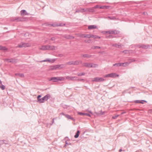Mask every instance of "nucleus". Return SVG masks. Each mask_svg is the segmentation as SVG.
Wrapping results in <instances>:
<instances>
[{"label":"nucleus","mask_w":152,"mask_h":152,"mask_svg":"<svg viewBox=\"0 0 152 152\" xmlns=\"http://www.w3.org/2000/svg\"><path fill=\"white\" fill-rule=\"evenodd\" d=\"M65 80V79L64 77H52L49 80L50 81H52L53 82H57L59 81L64 80Z\"/></svg>","instance_id":"1"},{"label":"nucleus","mask_w":152,"mask_h":152,"mask_svg":"<svg viewBox=\"0 0 152 152\" xmlns=\"http://www.w3.org/2000/svg\"><path fill=\"white\" fill-rule=\"evenodd\" d=\"M31 45L29 43H21V44L19 45L17 47L22 48L23 47H27L31 46Z\"/></svg>","instance_id":"2"},{"label":"nucleus","mask_w":152,"mask_h":152,"mask_svg":"<svg viewBox=\"0 0 152 152\" xmlns=\"http://www.w3.org/2000/svg\"><path fill=\"white\" fill-rule=\"evenodd\" d=\"M118 75H117L115 73H111L110 74L106 75L104 76L105 77H118Z\"/></svg>","instance_id":"3"},{"label":"nucleus","mask_w":152,"mask_h":152,"mask_svg":"<svg viewBox=\"0 0 152 152\" xmlns=\"http://www.w3.org/2000/svg\"><path fill=\"white\" fill-rule=\"evenodd\" d=\"M104 80V79L102 77H96L94 78L92 81L96 82H103Z\"/></svg>","instance_id":"4"},{"label":"nucleus","mask_w":152,"mask_h":152,"mask_svg":"<svg viewBox=\"0 0 152 152\" xmlns=\"http://www.w3.org/2000/svg\"><path fill=\"white\" fill-rule=\"evenodd\" d=\"M5 61H7L8 62H10L12 63H16L17 62V59L14 58L11 59H4Z\"/></svg>","instance_id":"5"},{"label":"nucleus","mask_w":152,"mask_h":152,"mask_svg":"<svg viewBox=\"0 0 152 152\" xmlns=\"http://www.w3.org/2000/svg\"><path fill=\"white\" fill-rule=\"evenodd\" d=\"M66 79L72 81L76 80L78 78L76 76H66Z\"/></svg>","instance_id":"6"},{"label":"nucleus","mask_w":152,"mask_h":152,"mask_svg":"<svg viewBox=\"0 0 152 152\" xmlns=\"http://www.w3.org/2000/svg\"><path fill=\"white\" fill-rule=\"evenodd\" d=\"M139 48H142L144 49H147L150 46L148 45H145L143 44L138 45H137Z\"/></svg>","instance_id":"7"},{"label":"nucleus","mask_w":152,"mask_h":152,"mask_svg":"<svg viewBox=\"0 0 152 152\" xmlns=\"http://www.w3.org/2000/svg\"><path fill=\"white\" fill-rule=\"evenodd\" d=\"M106 33H108L109 34H118V31L115 30H110L106 31Z\"/></svg>","instance_id":"8"},{"label":"nucleus","mask_w":152,"mask_h":152,"mask_svg":"<svg viewBox=\"0 0 152 152\" xmlns=\"http://www.w3.org/2000/svg\"><path fill=\"white\" fill-rule=\"evenodd\" d=\"M49 45H43L39 48L41 50H49Z\"/></svg>","instance_id":"9"},{"label":"nucleus","mask_w":152,"mask_h":152,"mask_svg":"<svg viewBox=\"0 0 152 152\" xmlns=\"http://www.w3.org/2000/svg\"><path fill=\"white\" fill-rule=\"evenodd\" d=\"M51 97V95L50 94H47L44 97H42L44 101L45 102V101H47L48 99Z\"/></svg>","instance_id":"10"},{"label":"nucleus","mask_w":152,"mask_h":152,"mask_svg":"<svg viewBox=\"0 0 152 152\" xmlns=\"http://www.w3.org/2000/svg\"><path fill=\"white\" fill-rule=\"evenodd\" d=\"M83 66H86L88 67H94L91 64L85 63L83 64Z\"/></svg>","instance_id":"11"},{"label":"nucleus","mask_w":152,"mask_h":152,"mask_svg":"<svg viewBox=\"0 0 152 152\" xmlns=\"http://www.w3.org/2000/svg\"><path fill=\"white\" fill-rule=\"evenodd\" d=\"M94 37V35L89 34H85L82 36V37L87 38H90Z\"/></svg>","instance_id":"12"},{"label":"nucleus","mask_w":152,"mask_h":152,"mask_svg":"<svg viewBox=\"0 0 152 152\" xmlns=\"http://www.w3.org/2000/svg\"><path fill=\"white\" fill-rule=\"evenodd\" d=\"M21 15L23 16L25 15H28V13H27L26 11L25 10H22L20 11Z\"/></svg>","instance_id":"13"},{"label":"nucleus","mask_w":152,"mask_h":152,"mask_svg":"<svg viewBox=\"0 0 152 152\" xmlns=\"http://www.w3.org/2000/svg\"><path fill=\"white\" fill-rule=\"evenodd\" d=\"M88 29H92L95 28H97L96 26L95 25H90L88 26Z\"/></svg>","instance_id":"14"},{"label":"nucleus","mask_w":152,"mask_h":152,"mask_svg":"<svg viewBox=\"0 0 152 152\" xmlns=\"http://www.w3.org/2000/svg\"><path fill=\"white\" fill-rule=\"evenodd\" d=\"M23 19L22 18L18 17L15 18L14 21H16V22H19L20 21H22Z\"/></svg>","instance_id":"15"},{"label":"nucleus","mask_w":152,"mask_h":152,"mask_svg":"<svg viewBox=\"0 0 152 152\" xmlns=\"http://www.w3.org/2000/svg\"><path fill=\"white\" fill-rule=\"evenodd\" d=\"M58 69H61L65 67V65L63 64H58Z\"/></svg>","instance_id":"16"},{"label":"nucleus","mask_w":152,"mask_h":152,"mask_svg":"<svg viewBox=\"0 0 152 152\" xmlns=\"http://www.w3.org/2000/svg\"><path fill=\"white\" fill-rule=\"evenodd\" d=\"M8 144L7 142L6 141H5V140H0V144Z\"/></svg>","instance_id":"17"},{"label":"nucleus","mask_w":152,"mask_h":152,"mask_svg":"<svg viewBox=\"0 0 152 152\" xmlns=\"http://www.w3.org/2000/svg\"><path fill=\"white\" fill-rule=\"evenodd\" d=\"M7 50V49L5 47L0 46V50L5 51Z\"/></svg>","instance_id":"18"},{"label":"nucleus","mask_w":152,"mask_h":152,"mask_svg":"<svg viewBox=\"0 0 152 152\" xmlns=\"http://www.w3.org/2000/svg\"><path fill=\"white\" fill-rule=\"evenodd\" d=\"M80 132L79 130L77 131L76 133L75 134L74 136V137L75 138H77L78 137L80 134Z\"/></svg>","instance_id":"19"},{"label":"nucleus","mask_w":152,"mask_h":152,"mask_svg":"<svg viewBox=\"0 0 152 152\" xmlns=\"http://www.w3.org/2000/svg\"><path fill=\"white\" fill-rule=\"evenodd\" d=\"M82 56L85 58H90L92 56V55H89L87 54H83Z\"/></svg>","instance_id":"20"},{"label":"nucleus","mask_w":152,"mask_h":152,"mask_svg":"<svg viewBox=\"0 0 152 152\" xmlns=\"http://www.w3.org/2000/svg\"><path fill=\"white\" fill-rule=\"evenodd\" d=\"M121 66H126L129 65L128 62H125L124 63H121Z\"/></svg>","instance_id":"21"},{"label":"nucleus","mask_w":152,"mask_h":152,"mask_svg":"<svg viewBox=\"0 0 152 152\" xmlns=\"http://www.w3.org/2000/svg\"><path fill=\"white\" fill-rule=\"evenodd\" d=\"M15 75L22 77H24V74L22 73H16L15 74Z\"/></svg>","instance_id":"22"},{"label":"nucleus","mask_w":152,"mask_h":152,"mask_svg":"<svg viewBox=\"0 0 152 152\" xmlns=\"http://www.w3.org/2000/svg\"><path fill=\"white\" fill-rule=\"evenodd\" d=\"M49 50H54L55 49V48L54 46L49 45Z\"/></svg>","instance_id":"23"},{"label":"nucleus","mask_w":152,"mask_h":152,"mask_svg":"<svg viewBox=\"0 0 152 152\" xmlns=\"http://www.w3.org/2000/svg\"><path fill=\"white\" fill-rule=\"evenodd\" d=\"M65 117L69 119H71L72 120H74V118H73L71 117L70 115L68 114H66V115Z\"/></svg>","instance_id":"24"},{"label":"nucleus","mask_w":152,"mask_h":152,"mask_svg":"<svg viewBox=\"0 0 152 152\" xmlns=\"http://www.w3.org/2000/svg\"><path fill=\"white\" fill-rule=\"evenodd\" d=\"M37 102H39V103H42L44 102L42 98H40L38 100H37Z\"/></svg>","instance_id":"25"},{"label":"nucleus","mask_w":152,"mask_h":152,"mask_svg":"<svg viewBox=\"0 0 152 152\" xmlns=\"http://www.w3.org/2000/svg\"><path fill=\"white\" fill-rule=\"evenodd\" d=\"M77 75L79 76H81L83 75H85V74L84 72L82 73H78Z\"/></svg>","instance_id":"26"},{"label":"nucleus","mask_w":152,"mask_h":152,"mask_svg":"<svg viewBox=\"0 0 152 152\" xmlns=\"http://www.w3.org/2000/svg\"><path fill=\"white\" fill-rule=\"evenodd\" d=\"M74 61H69L66 63V64L68 65H74Z\"/></svg>","instance_id":"27"},{"label":"nucleus","mask_w":152,"mask_h":152,"mask_svg":"<svg viewBox=\"0 0 152 152\" xmlns=\"http://www.w3.org/2000/svg\"><path fill=\"white\" fill-rule=\"evenodd\" d=\"M112 46L116 47V48H119V46H121V45H119L117 44H113Z\"/></svg>","instance_id":"28"},{"label":"nucleus","mask_w":152,"mask_h":152,"mask_svg":"<svg viewBox=\"0 0 152 152\" xmlns=\"http://www.w3.org/2000/svg\"><path fill=\"white\" fill-rule=\"evenodd\" d=\"M121 63H116L113 65L114 66H121Z\"/></svg>","instance_id":"29"},{"label":"nucleus","mask_w":152,"mask_h":152,"mask_svg":"<svg viewBox=\"0 0 152 152\" xmlns=\"http://www.w3.org/2000/svg\"><path fill=\"white\" fill-rule=\"evenodd\" d=\"M100 47L98 46H94V47H91V49H95L97 48L100 49Z\"/></svg>","instance_id":"30"},{"label":"nucleus","mask_w":152,"mask_h":152,"mask_svg":"<svg viewBox=\"0 0 152 152\" xmlns=\"http://www.w3.org/2000/svg\"><path fill=\"white\" fill-rule=\"evenodd\" d=\"M78 61H74V65H78L79 64Z\"/></svg>","instance_id":"31"},{"label":"nucleus","mask_w":152,"mask_h":152,"mask_svg":"<svg viewBox=\"0 0 152 152\" xmlns=\"http://www.w3.org/2000/svg\"><path fill=\"white\" fill-rule=\"evenodd\" d=\"M78 81H82L83 82H84L85 80L83 79H77V80Z\"/></svg>","instance_id":"32"},{"label":"nucleus","mask_w":152,"mask_h":152,"mask_svg":"<svg viewBox=\"0 0 152 152\" xmlns=\"http://www.w3.org/2000/svg\"><path fill=\"white\" fill-rule=\"evenodd\" d=\"M0 88L2 90H4L5 89V87L4 85H2L1 86H0Z\"/></svg>","instance_id":"33"},{"label":"nucleus","mask_w":152,"mask_h":152,"mask_svg":"<svg viewBox=\"0 0 152 152\" xmlns=\"http://www.w3.org/2000/svg\"><path fill=\"white\" fill-rule=\"evenodd\" d=\"M65 25V24H62V23H60L58 25H56V26H64Z\"/></svg>","instance_id":"34"},{"label":"nucleus","mask_w":152,"mask_h":152,"mask_svg":"<svg viewBox=\"0 0 152 152\" xmlns=\"http://www.w3.org/2000/svg\"><path fill=\"white\" fill-rule=\"evenodd\" d=\"M108 18L110 19V20H114L116 18L114 17H108Z\"/></svg>","instance_id":"35"},{"label":"nucleus","mask_w":152,"mask_h":152,"mask_svg":"<svg viewBox=\"0 0 152 152\" xmlns=\"http://www.w3.org/2000/svg\"><path fill=\"white\" fill-rule=\"evenodd\" d=\"M85 113H82V112H78V114H79V115H85Z\"/></svg>","instance_id":"36"},{"label":"nucleus","mask_w":152,"mask_h":152,"mask_svg":"<svg viewBox=\"0 0 152 152\" xmlns=\"http://www.w3.org/2000/svg\"><path fill=\"white\" fill-rule=\"evenodd\" d=\"M93 37L95 39L96 38H99L100 39V37L98 36H96V35H94V37Z\"/></svg>","instance_id":"37"},{"label":"nucleus","mask_w":152,"mask_h":152,"mask_svg":"<svg viewBox=\"0 0 152 152\" xmlns=\"http://www.w3.org/2000/svg\"><path fill=\"white\" fill-rule=\"evenodd\" d=\"M136 103H140L143 104V102H141L139 100H137L135 101Z\"/></svg>","instance_id":"38"},{"label":"nucleus","mask_w":152,"mask_h":152,"mask_svg":"<svg viewBox=\"0 0 152 152\" xmlns=\"http://www.w3.org/2000/svg\"><path fill=\"white\" fill-rule=\"evenodd\" d=\"M119 116V115H115L114 116H113L112 117V118L113 119H115L117 118Z\"/></svg>","instance_id":"39"},{"label":"nucleus","mask_w":152,"mask_h":152,"mask_svg":"<svg viewBox=\"0 0 152 152\" xmlns=\"http://www.w3.org/2000/svg\"><path fill=\"white\" fill-rule=\"evenodd\" d=\"M84 41L86 42H88L89 43L91 42V40L90 39H87L85 40Z\"/></svg>","instance_id":"40"},{"label":"nucleus","mask_w":152,"mask_h":152,"mask_svg":"<svg viewBox=\"0 0 152 152\" xmlns=\"http://www.w3.org/2000/svg\"><path fill=\"white\" fill-rule=\"evenodd\" d=\"M134 61L133 59H129L128 60L129 62H128V63H129V64L131 62Z\"/></svg>","instance_id":"41"},{"label":"nucleus","mask_w":152,"mask_h":152,"mask_svg":"<svg viewBox=\"0 0 152 152\" xmlns=\"http://www.w3.org/2000/svg\"><path fill=\"white\" fill-rule=\"evenodd\" d=\"M50 61L49 59H46V60H44L42 61H41V62H46V61Z\"/></svg>","instance_id":"42"},{"label":"nucleus","mask_w":152,"mask_h":152,"mask_svg":"<svg viewBox=\"0 0 152 152\" xmlns=\"http://www.w3.org/2000/svg\"><path fill=\"white\" fill-rule=\"evenodd\" d=\"M41 97V96L40 95H39L37 97V100H38L39 99H40V98Z\"/></svg>","instance_id":"43"},{"label":"nucleus","mask_w":152,"mask_h":152,"mask_svg":"<svg viewBox=\"0 0 152 152\" xmlns=\"http://www.w3.org/2000/svg\"><path fill=\"white\" fill-rule=\"evenodd\" d=\"M55 70L57 69H58V65H55Z\"/></svg>","instance_id":"44"},{"label":"nucleus","mask_w":152,"mask_h":152,"mask_svg":"<svg viewBox=\"0 0 152 152\" xmlns=\"http://www.w3.org/2000/svg\"><path fill=\"white\" fill-rule=\"evenodd\" d=\"M56 38L54 37H53L51 38V40L52 41H55V40Z\"/></svg>","instance_id":"45"},{"label":"nucleus","mask_w":152,"mask_h":152,"mask_svg":"<svg viewBox=\"0 0 152 152\" xmlns=\"http://www.w3.org/2000/svg\"><path fill=\"white\" fill-rule=\"evenodd\" d=\"M58 56L59 57H61L64 56V55L63 54H59Z\"/></svg>","instance_id":"46"},{"label":"nucleus","mask_w":152,"mask_h":152,"mask_svg":"<svg viewBox=\"0 0 152 152\" xmlns=\"http://www.w3.org/2000/svg\"><path fill=\"white\" fill-rule=\"evenodd\" d=\"M85 115H86V116H88L89 117H91V115L90 114H89L88 113H85Z\"/></svg>","instance_id":"47"},{"label":"nucleus","mask_w":152,"mask_h":152,"mask_svg":"<svg viewBox=\"0 0 152 152\" xmlns=\"http://www.w3.org/2000/svg\"><path fill=\"white\" fill-rule=\"evenodd\" d=\"M107 38H111V37H113V36L111 35H110L108 36H107Z\"/></svg>","instance_id":"48"},{"label":"nucleus","mask_w":152,"mask_h":152,"mask_svg":"<svg viewBox=\"0 0 152 152\" xmlns=\"http://www.w3.org/2000/svg\"><path fill=\"white\" fill-rule=\"evenodd\" d=\"M65 142H66V145H70V143H68L66 141Z\"/></svg>","instance_id":"49"},{"label":"nucleus","mask_w":152,"mask_h":152,"mask_svg":"<svg viewBox=\"0 0 152 152\" xmlns=\"http://www.w3.org/2000/svg\"><path fill=\"white\" fill-rule=\"evenodd\" d=\"M52 70H55V65H54L52 66Z\"/></svg>","instance_id":"50"},{"label":"nucleus","mask_w":152,"mask_h":152,"mask_svg":"<svg viewBox=\"0 0 152 152\" xmlns=\"http://www.w3.org/2000/svg\"><path fill=\"white\" fill-rule=\"evenodd\" d=\"M61 115H63L64 116H65L66 117V114H65L64 113H61V114H60Z\"/></svg>","instance_id":"51"},{"label":"nucleus","mask_w":152,"mask_h":152,"mask_svg":"<svg viewBox=\"0 0 152 152\" xmlns=\"http://www.w3.org/2000/svg\"><path fill=\"white\" fill-rule=\"evenodd\" d=\"M55 119V118H54L53 119V121H52V124H50V125H52V124L54 123V120Z\"/></svg>","instance_id":"52"},{"label":"nucleus","mask_w":152,"mask_h":152,"mask_svg":"<svg viewBox=\"0 0 152 152\" xmlns=\"http://www.w3.org/2000/svg\"><path fill=\"white\" fill-rule=\"evenodd\" d=\"M78 61L79 62V64H82V61Z\"/></svg>","instance_id":"53"},{"label":"nucleus","mask_w":152,"mask_h":152,"mask_svg":"<svg viewBox=\"0 0 152 152\" xmlns=\"http://www.w3.org/2000/svg\"><path fill=\"white\" fill-rule=\"evenodd\" d=\"M81 12V11H80V10H76L75 12Z\"/></svg>","instance_id":"54"},{"label":"nucleus","mask_w":152,"mask_h":152,"mask_svg":"<svg viewBox=\"0 0 152 152\" xmlns=\"http://www.w3.org/2000/svg\"><path fill=\"white\" fill-rule=\"evenodd\" d=\"M99 8L100 9H103L104 8V7L103 6H101Z\"/></svg>","instance_id":"55"},{"label":"nucleus","mask_w":152,"mask_h":152,"mask_svg":"<svg viewBox=\"0 0 152 152\" xmlns=\"http://www.w3.org/2000/svg\"><path fill=\"white\" fill-rule=\"evenodd\" d=\"M141 101V102H142V101L145 102H146V101H145V100H142V101Z\"/></svg>","instance_id":"56"},{"label":"nucleus","mask_w":152,"mask_h":152,"mask_svg":"<svg viewBox=\"0 0 152 152\" xmlns=\"http://www.w3.org/2000/svg\"><path fill=\"white\" fill-rule=\"evenodd\" d=\"M126 51H127L126 50H124V51H123V53H126Z\"/></svg>","instance_id":"57"},{"label":"nucleus","mask_w":152,"mask_h":152,"mask_svg":"<svg viewBox=\"0 0 152 152\" xmlns=\"http://www.w3.org/2000/svg\"><path fill=\"white\" fill-rule=\"evenodd\" d=\"M88 112L92 114L93 113L91 111H88Z\"/></svg>","instance_id":"58"},{"label":"nucleus","mask_w":152,"mask_h":152,"mask_svg":"<svg viewBox=\"0 0 152 152\" xmlns=\"http://www.w3.org/2000/svg\"><path fill=\"white\" fill-rule=\"evenodd\" d=\"M122 151V149H121L119 150V151L120 152H121V151Z\"/></svg>","instance_id":"59"},{"label":"nucleus","mask_w":152,"mask_h":152,"mask_svg":"<svg viewBox=\"0 0 152 152\" xmlns=\"http://www.w3.org/2000/svg\"><path fill=\"white\" fill-rule=\"evenodd\" d=\"M101 113H101L102 115L104 114V112H102V111H101Z\"/></svg>","instance_id":"60"},{"label":"nucleus","mask_w":152,"mask_h":152,"mask_svg":"<svg viewBox=\"0 0 152 152\" xmlns=\"http://www.w3.org/2000/svg\"><path fill=\"white\" fill-rule=\"evenodd\" d=\"M98 5H96V8H98Z\"/></svg>","instance_id":"61"},{"label":"nucleus","mask_w":152,"mask_h":152,"mask_svg":"<svg viewBox=\"0 0 152 152\" xmlns=\"http://www.w3.org/2000/svg\"><path fill=\"white\" fill-rule=\"evenodd\" d=\"M82 10H84V12L85 11V9H82Z\"/></svg>","instance_id":"62"},{"label":"nucleus","mask_w":152,"mask_h":152,"mask_svg":"<svg viewBox=\"0 0 152 152\" xmlns=\"http://www.w3.org/2000/svg\"><path fill=\"white\" fill-rule=\"evenodd\" d=\"M0 83H1V80H0Z\"/></svg>","instance_id":"63"},{"label":"nucleus","mask_w":152,"mask_h":152,"mask_svg":"<svg viewBox=\"0 0 152 152\" xmlns=\"http://www.w3.org/2000/svg\"><path fill=\"white\" fill-rule=\"evenodd\" d=\"M123 113H121V115L123 114Z\"/></svg>","instance_id":"64"}]
</instances>
